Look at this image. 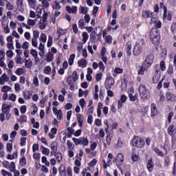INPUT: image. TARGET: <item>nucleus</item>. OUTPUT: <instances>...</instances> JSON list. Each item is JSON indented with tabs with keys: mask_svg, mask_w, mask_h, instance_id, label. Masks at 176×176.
<instances>
[{
	"mask_svg": "<svg viewBox=\"0 0 176 176\" xmlns=\"http://www.w3.org/2000/svg\"><path fill=\"white\" fill-rule=\"evenodd\" d=\"M10 108H12V104L6 103L3 104L1 107L2 113H0L1 122H5V116L6 120H9V119H10L12 116V114L10 113Z\"/></svg>",
	"mask_w": 176,
	"mask_h": 176,
	"instance_id": "f257e3e1",
	"label": "nucleus"
},
{
	"mask_svg": "<svg viewBox=\"0 0 176 176\" xmlns=\"http://www.w3.org/2000/svg\"><path fill=\"white\" fill-rule=\"evenodd\" d=\"M150 39L151 42L157 46L160 43V33L156 28L151 29L150 32Z\"/></svg>",
	"mask_w": 176,
	"mask_h": 176,
	"instance_id": "f03ea898",
	"label": "nucleus"
},
{
	"mask_svg": "<svg viewBox=\"0 0 176 176\" xmlns=\"http://www.w3.org/2000/svg\"><path fill=\"white\" fill-rule=\"evenodd\" d=\"M95 30L96 31L100 30V32H99V34H97V32H94L90 34V41L93 43L96 42H98V41L100 40V38H101V34H102V29H101V28L98 27Z\"/></svg>",
	"mask_w": 176,
	"mask_h": 176,
	"instance_id": "7ed1b4c3",
	"label": "nucleus"
},
{
	"mask_svg": "<svg viewBox=\"0 0 176 176\" xmlns=\"http://www.w3.org/2000/svg\"><path fill=\"white\" fill-rule=\"evenodd\" d=\"M138 91L142 100H148L149 98V91L144 85H140Z\"/></svg>",
	"mask_w": 176,
	"mask_h": 176,
	"instance_id": "20e7f679",
	"label": "nucleus"
},
{
	"mask_svg": "<svg viewBox=\"0 0 176 176\" xmlns=\"http://www.w3.org/2000/svg\"><path fill=\"white\" fill-rule=\"evenodd\" d=\"M131 142L132 145L136 148H142L145 145L144 140L138 136L133 137Z\"/></svg>",
	"mask_w": 176,
	"mask_h": 176,
	"instance_id": "39448f33",
	"label": "nucleus"
},
{
	"mask_svg": "<svg viewBox=\"0 0 176 176\" xmlns=\"http://www.w3.org/2000/svg\"><path fill=\"white\" fill-rule=\"evenodd\" d=\"M115 162L117 167L119 168L120 167H122V166H123V163H124V157L123 155H117Z\"/></svg>",
	"mask_w": 176,
	"mask_h": 176,
	"instance_id": "423d86ee",
	"label": "nucleus"
},
{
	"mask_svg": "<svg viewBox=\"0 0 176 176\" xmlns=\"http://www.w3.org/2000/svg\"><path fill=\"white\" fill-rule=\"evenodd\" d=\"M133 53L134 56H140L142 53V46L141 44L136 43L133 47Z\"/></svg>",
	"mask_w": 176,
	"mask_h": 176,
	"instance_id": "0eeeda50",
	"label": "nucleus"
},
{
	"mask_svg": "<svg viewBox=\"0 0 176 176\" xmlns=\"http://www.w3.org/2000/svg\"><path fill=\"white\" fill-rule=\"evenodd\" d=\"M154 56L152 54H149L146 56L145 60L144 61L143 64L147 66L148 68L152 65L153 63Z\"/></svg>",
	"mask_w": 176,
	"mask_h": 176,
	"instance_id": "6e6552de",
	"label": "nucleus"
},
{
	"mask_svg": "<svg viewBox=\"0 0 176 176\" xmlns=\"http://www.w3.org/2000/svg\"><path fill=\"white\" fill-rule=\"evenodd\" d=\"M112 159H113V155H108L107 161L102 160L104 168H107L112 164Z\"/></svg>",
	"mask_w": 176,
	"mask_h": 176,
	"instance_id": "1a4fd4ad",
	"label": "nucleus"
},
{
	"mask_svg": "<svg viewBox=\"0 0 176 176\" xmlns=\"http://www.w3.org/2000/svg\"><path fill=\"white\" fill-rule=\"evenodd\" d=\"M106 85L109 89H111L115 85V78L112 76L109 75L106 79Z\"/></svg>",
	"mask_w": 176,
	"mask_h": 176,
	"instance_id": "9d476101",
	"label": "nucleus"
},
{
	"mask_svg": "<svg viewBox=\"0 0 176 176\" xmlns=\"http://www.w3.org/2000/svg\"><path fill=\"white\" fill-rule=\"evenodd\" d=\"M126 101H127V96H126V95H122L120 97V100H118V109H121V108L123 107V103L126 102Z\"/></svg>",
	"mask_w": 176,
	"mask_h": 176,
	"instance_id": "9b49d317",
	"label": "nucleus"
},
{
	"mask_svg": "<svg viewBox=\"0 0 176 176\" xmlns=\"http://www.w3.org/2000/svg\"><path fill=\"white\" fill-rule=\"evenodd\" d=\"M146 167L147 170H148L150 173H152V171H153L155 164L153 163V159H152V157L148 160Z\"/></svg>",
	"mask_w": 176,
	"mask_h": 176,
	"instance_id": "f8f14e48",
	"label": "nucleus"
},
{
	"mask_svg": "<svg viewBox=\"0 0 176 176\" xmlns=\"http://www.w3.org/2000/svg\"><path fill=\"white\" fill-rule=\"evenodd\" d=\"M66 11L69 13H72L73 14H76V13L78 12V7L77 6H66Z\"/></svg>",
	"mask_w": 176,
	"mask_h": 176,
	"instance_id": "ddd939ff",
	"label": "nucleus"
},
{
	"mask_svg": "<svg viewBox=\"0 0 176 176\" xmlns=\"http://www.w3.org/2000/svg\"><path fill=\"white\" fill-rule=\"evenodd\" d=\"M9 79L10 78L6 74H3L2 76L0 77V85H5L6 82H9Z\"/></svg>",
	"mask_w": 176,
	"mask_h": 176,
	"instance_id": "4468645a",
	"label": "nucleus"
},
{
	"mask_svg": "<svg viewBox=\"0 0 176 176\" xmlns=\"http://www.w3.org/2000/svg\"><path fill=\"white\" fill-rule=\"evenodd\" d=\"M16 6L20 12L24 11V0H16Z\"/></svg>",
	"mask_w": 176,
	"mask_h": 176,
	"instance_id": "2eb2a0df",
	"label": "nucleus"
},
{
	"mask_svg": "<svg viewBox=\"0 0 176 176\" xmlns=\"http://www.w3.org/2000/svg\"><path fill=\"white\" fill-rule=\"evenodd\" d=\"M166 100H168V101H176V96L175 95H174V94H171L170 92H168L166 94Z\"/></svg>",
	"mask_w": 176,
	"mask_h": 176,
	"instance_id": "dca6fc26",
	"label": "nucleus"
},
{
	"mask_svg": "<svg viewBox=\"0 0 176 176\" xmlns=\"http://www.w3.org/2000/svg\"><path fill=\"white\" fill-rule=\"evenodd\" d=\"M23 96L25 100H31V97H32V91H25L23 92Z\"/></svg>",
	"mask_w": 176,
	"mask_h": 176,
	"instance_id": "f3484780",
	"label": "nucleus"
},
{
	"mask_svg": "<svg viewBox=\"0 0 176 176\" xmlns=\"http://www.w3.org/2000/svg\"><path fill=\"white\" fill-rule=\"evenodd\" d=\"M176 128L174 124H170L168 128V133L169 135H174L175 134Z\"/></svg>",
	"mask_w": 176,
	"mask_h": 176,
	"instance_id": "a211bd4d",
	"label": "nucleus"
},
{
	"mask_svg": "<svg viewBox=\"0 0 176 176\" xmlns=\"http://www.w3.org/2000/svg\"><path fill=\"white\" fill-rule=\"evenodd\" d=\"M151 118H153V116H156L157 114V108L156 107V104L155 103H152L151 106Z\"/></svg>",
	"mask_w": 176,
	"mask_h": 176,
	"instance_id": "6ab92c4d",
	"label": "nucleus"
},
{
	"mask_svg": "<svg viewBox=\"0 0 176 176\" xmlns=\"http://www.w3.org/2000/svg\"><path fill=\"white\" fill-rule=\"evenodd\" d=\"M67 140V131H63L60 133V141L63 143L65 142Z\"/></svg>",
	"mask_w": 176,
	"mask_h": 176,
	"instance_id": "aec40b11",
	"label": "nucleus"
},
{
	"mask_svg": "<svg viewBox=\"0 0 176 176\" xmlns=\"http://www.w3.org/2000/svg\"><path fill=\"white\" fill-rule=\"evenodd\" d=\"M59 174L61 176H67V170H65V165L61 164L59 167Z\"/></svg>",
	"mask_w": 176,
	"mask_h": 176,
	"instance_id": "412c9836",
	"label": "nucleus"
},
{
	"mask_svg": "<svg viewBox=\"0 0 176 176\" xmlns=\"http://www.w3.org/2000/svg\"><path fill=\"white\" fill-rule=\"evenodd\" d=\"M28 5L30 9L35 10L36 9V0H28Z\"/></svg>",
	"mask_w": 176,
	"mask_h": 176,
	"instance_id": "4be33fe9",
	"label": "nucleus"
},
{
	"mask_svg": "<svg viewBox=\"0 0 176 176\" xmlns=\"http://www.w3.org/2000/svg\"><path fill=\"white\" fill-rule=\"evenodd\" d=\"M148 66H146L144 63L140 67V70L138 71V75H144L145 71L148 69Z\"/></svg>",
	"mask_w": 176,
	"mask_h": 176,
	"instance_id": "5701e85b",
	"label": "nucleus"
},
{
	"mask_svg": "<svg viewBox=\"0 0 176 176\" xmlns=\"http://www.w3.org/2000/svg\"><path fill=\"white\" fill-rule=\"evenodd\" d=\"M54 54L53 53H52L51 52H49L47 55H46V61H47V63H52V60L54 59Z\"/></svg>",
	"mask_w": 176,
	"mask_h": 176,
	"instance_id": "b1692460",
	"label": "nucleus"
},
{
	"mask_svg": "<svg viewBox=\"0 0 176 176\" xmlns=\"http://www.w3.org/2000/svg\"><path fill=\"white\" fill-rule=\"evenodd\" d=\"M51 155H56V152H57V142H53L51 144Z\"/></svg>",
	"mask_w": 176,
	"mask_h": 176,
	"instance_id": "393cba45",
	"label": "nucleus"
},
{
	"mask_svg": "<svg viewBox=\"0 0 176 176\" xmlns=\"http://www.w3.org/2000/svg\"><path fill=\"white\" fill-rule=\"evenodd\" d=\"M56 134H57V129L56 127H54L51 129V133H49L50 138L53 140Z\"/></svg>",
	"mask_w": 176,
	"mask_h": 176,
	"instance_id": "a878e982",
	"label": "nucleus"
},
{
	"mask_svg": "<svg viewBox=\"0 0 176 176\" xmlns=\"http://www.w3.org/2000/svg\"><path fill=\"white\" fill-rule=\"evenodd\" d=\"M6 8L8 11H13L14 10V6L10 3V1H7L6 4Z\"/></svg>",
	"mask_w": 176,
	"mask_h": 176,
	"instance_id": "bb28decb",
	"label": "nucleus"
},
{
	"mask_svg": "<svg viewBox=\"0 0 176 176\" xmlns=\"http://www.w3.org/2000/svg\"><path fill=\"white\" fill-rule=\"evenodd\" d=\"M54 10H60L61 9V6L60 5V1L56 0L52 6Z\"/></svg>",
	"mask_w": 176,
	"mask_h": 176,
	"instance_id": "cd10ccee",
	"label": "nucleus"
},
{
	"mask_svg": "<svg viewBox=\"0 0 176 176\" xmlns=\"http://www.w3.org/2000/svg\"><path fill=\"white\" fill-rule=\"evenodd\" d=\"M78 64L79 67H81V68H85L87 65V61L85 59H81L78 61Z\"/></svg>",
	"mask_w": 176,
	"mask_h": 176,
	"instance_id": "c85d7f7f",
	"label": "nucleus"
},
{
	"mask_svg": "<svg viewBox=\"0 0 176 176\" xmlns=\"http://www.w3.org/2000/svg\"><path fill=\"white\" fill-rule=\"evenodd\" d=\"M142 16L144 19H148V17H151V16H152V12L151 11L145 10L142 12Z\"/></svg>",
	"mask_w": 176,
	"mask_h": 176,
	"instance_id": "c756f323",
	"label": "nucleus"
},
{
	"mask_svg": "<svg viewBox=\"0 0 176 176\" xmlns=\"http://www.w3.org/2000/svg\"><path fill=\"white\" fill-rule=\"evenodd\" d=\"M80 145H83V146L89 145V140L87 138H80Z\"/></svg>",
	"mask_w": 176,
	"mask_h": 176,
	"instance_id": "7c9ffc66",
	"label": "nucleus"
},
{
	"mask_svg": "<svg viewBox=\"0 0 176 176\" xmlns=\"http://www.w3.org/2000/svg\"><path fill=\"white\" fill-rule=\"evenodd\" d=\"M25 68H23V67H19L18 68L16 71H15V74L16 75H23V74H25Z\"/></svg>",
	"mask_w": 176,
	"mask_h": 176,
	"instance_id": "2f4dec72",
	"label": "nucleus"
},
{
	"mask_svg": "<svg viewBox=\"0 0 176 176\" xmlns=\"http://www.w3.org/2000/svg\"><path fill=\"white\" fill-rule=\"evenodd\" d=\"M36 19H28V24L29 25V27H34V25H35V24H36Z\"/></svg>",
	"mask_w": 176,
	"mask_h": 176,
	"instance_id": "473e14b6",
	"label": "nucleus"
},
{
	"mask_svg": "<svg viewBox=\"0 0 176 176\" xmlns=\"http://www.w3.org/2000/svg\"><path fill=\"white\" fill-rule=\"evenodd\" d=\"M82 37L83 43H86V42H87V39H89V34H87V32H83L82 33Z\"/></svg>",
	"mask_w": 176,
	"mask_h": 176,
	"instance_id": "72a5a7b5",
	"label": "nucleus"
},
{
	"mask_svg": "<svg viewBox=\"0 0 176 176\" xmlns=\"http://www.w3.org/2000/svg\"><path fill=\"white\" fill-rule=\"evenodd\" d=\"M12 90V87L8 86V85H4L1 88V91L2 93H8V91H10Z\"/></svg>",
	"mask_w": 176,
	"mask_h": 176,
	"instance_id": "f704fd0d",
	"label": "nucleus"
},
{
	"mask_svg": "<svg viewBox=\"0 0 176 176\" xmlns=\"http://www.w3.org/2000/svg\"><path fill=\"white\" fill-rule=\"evenodd\" d=\"M19 164L22 167H24L25 164H27V160L25 159V157L23 156L22 158L19 160Z\"/></svg>",
	"mask_w": 176,
	"mask_h": 176,
	"instance_id": "c9c22d12",
	"label": "nucleus"
},
{
	"mask_svg": "<svg viewBox=\"0 0 176 176\" xmlns=\"http://www.w3.org/2000/svg\"><path fill=\"white\" fill-rule=\"evenodd\" d=\"M74 60H75V54H72L69 56L68 63L69 65H72L74 64Z\"/></svg>",
	"mask_w": 176,
	"mask_h": 176,
	"instance_id": "e433bc0d",
	"label": "nucleus"
},
{
	"mask_svg": "<svg viewBox=\"0 0 176 176\" xmlns=\"http://www.w3.org/2000/svg\"><path fill=\"white\" fill-rule=\"evenodd\" d=\"M80 13H82V14H86L87 13L89 9L87 7L80 6Z\"/></svg>",
	"mask_w": 176,
	"mask_h": 176,
	"instance_id": "4c0bfd02",
	"label": "nucleus"
},
{
	"mask_svg": "<svg viewBox=\"0 0 176 176\" xmlns=\"http://www.w3.org/2000/svg\"><path fill=\"white\" fill-rule=\"evenodd\" d=\"M159 80H160V74H156L153 76V83H159Z\"/></svg>",
	"mask_w": 176,
	"mask_h": 176,
	"instance_id": "58836bf2",
	"label": "nucleus"
},
{
	"mask_svg": "<svg viewBox=\"0 0 176 176\" xmlns=\"http://www.w3.org/2000/svg\"><path fill=\"white\" fill-rule=\"evenodd\" d=\"M41 5H43V8L45 9H47L49 8L50 3H49V1L47 0H42L41 1Z\"/></svg>",
	"mask_w": 176,
	"mask_h": 176,
	"instance_id": "ea45409f",
	"label": "nucleus"
},
{
	"mask_svg": "<svg viewBox=\"0 0 176 176\" xmlns=\"http://www.w3.org/2000/svg\"><path fill=\"white\" fill-rule=\"evenodd\" d=\"M47 39V36L46 34L42 33L40 36V41L43 42V43H46V41Z\"/></svg>",
	"mask_w": 176,
	"mask_h": 176,
	"instance_id": "a19ab883",
	"label": "nucleus"
},
{
	"mask_svg": "<svg viewBox=\"0 0 176 176\" xmlns=\"http://www.w3.org/2000/svg\"><path fill=\"white\" fill-rule=\"evenodd\" d=\"M55 115L58 120H61V119H63V111H61V110H58Z\"/></svg>",
	"mask_w": 176,
	"mask_h": 176,
	"instance_id": "79ce46f5",
	"label": "nucleus"
},
{
	"mask_svg": "<svg viewBox=\"0 0 176 176\" xmlns=\"http://www.w3.org/2000/svg\"><path fill=\"white\" fill-rule=\"evenodd\" d=\"M10 170L11 171V173L16 171V164L14 163V162H11L10 165Z\"/></svg>",
	"mask_w": 176,
	"mask_h": 176,
	"instance_id": "37998d69",
	"label": "nucleus"
},
{
	"mask_svg": "<svg viewBox=\"0 0 176 176\" xmlns=\"http://www.w3.org/2000/svg\"><path fill=\"white\" fill-rule=\"evenodd\" d=\"M78 27L81 30H83V28H85V21L83 20V19H81L79 20Z\"/></svg>",
	"mask_w": 176,
	"mask_h": 176,
	"instance_id": "c03bdc74",
	"label": "nucleus"
},
{
	"mask_svg": "<svg viewBox=\"0 0 176 176\" xmlns=\"http://www.w3.org/2000/svg\"><path fill=\"white\" fill-rule=\"evenodd\" d=\"M129 98L130 101H135V100L138 99V96H137V95H133L131 94H129Z\"/></svg>",
	"mask_w": 176,
	"mask_h": 176,
	"instance_id": "a18cd8bd",
	"label": "nucleus"
},
{
	"mask_svg": "<svg viewBox=\"0 0 176 176\" xmlns=\"http://www.w3.org/2000/svg\"><path fill=\"white\" fill-rule=\"evenodd\" d=\"M41 152L43 155H49L50 150L46 147H42Z\"/></svg>",
	"mask_w": 176,
	"mask_h": 176,
	"instance_id": "49530a36",
	"label": "nucleus"
},
{
	"mask_svg": "<svg viewBox=\"0 0 176 176\" xmlns=\"http://www.w3.org/2000/svg\"><path fill=\"white\" fill-rule=\"evenodd\" d=\"M79 104H80L82 109H85V105H86V100H85V98H81L79 100Z\"/></svg>",
	"mask_w": 176,
	"mask_h": 176,
	"instance_id": "de8ad7c7",
	"label": "nucleus"
},
{
	"mask_svg": "<svg viewBox=\"0 0 176 176\" xmlns=\"http://www.w3.org/2000/svg\"><path fill=\"white\" fill-rule=\"evenodd\" d=\"M32 46L34 47H38V38H32Z\"/></svg>",
	"mask_w": 176,
	"mask_h": 176,
	"instance_id": "09e8293b",
	"label": "nucleus"
},
{
	"mask_svg": "<svg viewBox=\"0 0 176 176\" xmlns=\"http://www.w3.org/2000/svg\"><path fill=\"white\" fill-rule=\"evenodd\" d=\"M132 49V43L131 41H127L125 45V50H130Z\"/></svg>",
	"mask_w": 176,
	"mask_h": 176,
	"instance_id": "8fccbe9b",
	"label": "nucleus"
},
{
	"mask_svg": "<svg viewBox=\"0 0 176 176\" xmlns=\"http://www.w3.org/2000/svg\"><path fill=\"white\" fill-rule=\"evenodd\" d=\"M168 166H170V157L166 156L164 160V166L168 167Z\"/></svg>",
	"mask_w": 176,
	"mask_h": 176,
	"instance_id": "3c124183",
	"label": "nucleus"
},
{
	"mask_svg": "<svg viewBox=\"0 0 176 176\" xmlns=\"http://www.w3.org/2000/svg\"><path fill=\"white\" fill-rule=\"evenodd\" d=\"M52 45H53V38L52 37V36H48V41H47V46L48 47H50V46H52Z\"/></svg>",
	"mask_w": 176,
	"mask_h": 176,
	"instance_id": "603ef678",
	"label": "nucleus"
},
{
	"mask_svg": "<svg viewBox=\"0 0 176 176\" xmlns=\"http://www.w3.org/2000/svg\"><path fill=\"white\" fill-rule=\"evenodd\" d=\"M154 27L157 30V28H162V21H157L153 23Z\"/></svg>",
	"mask_w": 176,
	"mask_h": 176,
	"instance_id": "864d4df0",
	"label": "nucleus"
},
{
	"mask_svg": "<svg viewBox=\"0 0 176 176\" xmlns=\"http://www.w3.org/2000/svg\"><path fill=\"white\" fill-rule=\"evenodd\" d=\"M28 47H30V43H28V41H25L22 44V49H24L25 50H28Z\"/></svg>",
	"mask_w": 176,
	"mask_h": 176,
	"instance_id": "5fc2aeb1",
	"label": "nucleus"
},
{
	"mask_svg": "<svg viewBox=\"0 0 176 176\" xmlns=\"http://www.w3.org/2000/svg\"><path fill=\"white\" fill-rule=\"evenodd\" d=\"M10 27L11 30H16V27H17V23H14V21H11L10 22Z\"/></svg>",
	"mask_w": 176,
	"mask_h": 176,
	"instance_id": "6e6d98bb",
	"label": "nucleus"
},
{
	"mask_svg": "<svg viewBox=\"0 0 176 176\" xmlns=\"http://www.w3.org/2000/svg\"><path fill=\"white\" fill-rule=\"evenodd\" d=\"M52 72V67L50 66H47L44 69V74H47V75H49L50 72Z\"/></svg>",
	"mask_w": 176,
	"mask_h": 176,
	"instance_id": "4d7b16f0",
	"label": "nucleus"
},
{
	"mask_svg": "<svg viewBox=\"0 0 176 176\" xmlns=\"http://www.w3.org/2000/svg\"><path fill=\"white\" fill-rule=\"evenodd\" d=\"M157 16L156 15H153L151 16V23L150 24L153 25V23H156L157 21Z\"/></svg>",
	"mask_w": 176,
	"mask_h": 176,
	"instance_id": "13d9d810",
	"label": "nucleus"
},
{
	"mask_svg": "<svg viewBox=\"0 0 176 176\" xmlns=\"http://www.w3.org/2000/svg\"><path fill=\"white\" fill-rule=\"evenodd\" d=\"M33 83L36 87L39 86V80L38 79V76H34L33 79Z\"/></svg>",
	"mask_w": 176,
	"mask_h": 176,
	"instance_id": "bf43d9fd",
	"label": "nucleus"
},
{
	"mask_svg": "<svg viewBox=\"0 0 176 176\" xmlns=\"http://www.w3.org/2000/svg\"><path fill=\"white\" fill-rule=\"evenodd\" d=\"M57 34H58V36H61V35H64V34H65V32L64 31V30H63L60 28H58Z\"/></svg>",
	"mask_w": 176,
	"mask_h": 176,
	"instance_id": "052dcab7",
	"label": "nucleus"
},
{
	"mask_svg": "<svg viewBox=\"0 0 176 176\" xmlns=\"http://www.w3.org/2000/svg\"><path fill=\"white\" fill-rule=\"evenodd\" d=\"M160 69L161 71H166V62L163 60L160 62Z\"/></svg>",
	"mask_w": 176,
	"mask_h": 176,
	"instance_id": "680f3d73",
	"label": "nucleus"
},
{
	"mask_svg": "<svg viewBox=\"0 0 176 176\" xmlns=\"http://www.w3.org/2000/svg\"><path fill=\"white\" fill-rule=\"evenodd\" d=\"M96 82H100L102 79V73H98L96 76Z\"/></svg>",
	"mask_w": 176,
	"mask_h": 176,
	"instance_id": "e2e57ef3",
	"label": "nucleus"
},
{
	"mask_svg": "<svg viewBox=\"0 0 176 176\" xmlns=\"http://www.w3.org/2000/svg\"><path fill=\"white\" fill-rule=\"evenodd\" d=\"M104 40L107 43H112V36L109 35L104 38Z\"/></svg>",
	"mask_w": 176,
	"mask_h": 176,
	"instance_id": "0e129e2a",
	"label": "nucleus"
},
{
	"mask_svg": "<svg viewBox=\"0 0 176 176\" xmlns=\"http://www.w3.org/2000/svg\"><path fill=\"white\" fill-rule=\"evenodd\" d=\"M38 38H39V31H33V38L38 39Z\"/></svg>",
	"mask_w": 176,
	"mask_h": 176,
	"instance_id": "69168bd1",
	"label": "nucleus"
},
{
	"mask_svg": "<svg viewBox=\"0 0 176 176\" xmlns=\"http://www.w3.org/2000/svg\"><path fill=\"white\" fill-rule=\"evenodd\" d=\"M30 54L32 56V57H37L38 52L36 50L32 49L30 50Z\"/></svg>",
	"mask_w": 176,
	"mask_h": 176,
	"instance_id": "338daca9",
	"label": "nucleus"
},
{
	"mask_svg": "<svg viewBox=\"0 0 176 176\" xmlns=\"http://www.w3.org/2000/svg\"><path fill=\"white\" fill-rule=\"evenodd\" d=\"M171 31H172L173 34H175V32H176V23H172Z\"/></svg>",
	"mask_w": 176,
	"mask_h": 176,
	"instance_id": "774afa93",
	"label": "nucleus"
}]
</instances>
